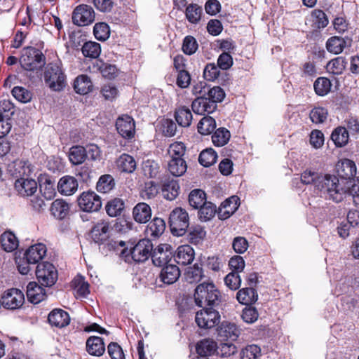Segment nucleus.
<instances>
[{"mask_svg":"<svg viewBox=\"0 0 359 359\" xmlns=\"http://www.w3.org/2000/svg\"><path fill=\"white\" fill-rule=\"evenodd\" d=\"M36 276L40 284L45 287L53 285L57 280V271L49 262L39 264L36 269Z\"/></svg>","mask_w":359,"mask_h":359,"instance_id":"nucleus-7","label":"nucleus"},{"mask_svg":"<svg viewBox=\"0 0 359 359\" xmlns=\"http://www.w3.org/2000/svg\"><path fill=\"white\" fill-rule=\"evenodd\" d=\"M224 282L229 288L236 290L241 286V278L237 273L231 272L226 276Z\"/></svg>","mask_w":359,"mask_h":359,"instance_id":"nucleus-63","label":"nucleus"},{"mask_svg":"<svg viewBox=\"0 0 359 359\" xmlns=\"http://www.w3.org/2000/svg\"><path fill=\"white\" fill-rule=\"evenodd\" d=\"M159 165L154 160L148 159L142 163V172L149 178H155L159 173Z\"/></svg>","mask_w":359,"mask_h":359,"instance_id":"nucleus-49","label":"nucleus"},{"mask_svg":"<svg viewBox=\"0 0 359 359\" xmlns=\"http://www.w3.org/2000/svg\"><path fill=\"white\" fill-rule=\"evenodd\" d=\"M337 170L340 179L335 175H325L319 178L318 189L330 199L336 203L341 202L346 196L347 186L351 184L348 181L356 173L355 163L349 159L341 160L337 165Z\"/></svg>","mask_w":359,"mask_h":359,"instance_id":"nucleus-1","label":"nucleus"},{"mask_svg":"<svg viewBox=\"0 0 359 359\" xmlns=\"http://www.w3.org/2000/svg\"><path fill=\"white\" fill-rule=\"evenodd\" d=\"M180 276V271L175 264H168L162 269L159 278L165 284L171 285L175 283Z\"/></svg>","mask_w":359,"mask_h":359,"instance_id":"nucleus-23","label":"nucleus"},{"mask_svg":"<svg viewBox=\"0 0 359 359\" xmlns=\"http://www.w3.org/2000/svg\"><path fill=\"white\" fill-rule=\"evenodd\" d=\"M202 8L198 4H191L186 8V17L188 21L196 24L201 20Z\"/></svg>","mask_w":359,"mask_h":359,"instance_id":"nucleus-52","label":"nucleus"},{"mask_svg":"<svg viewBox=\"0 0 359 359\" xmlns=\"http://www.w3.org/2000/svg\"><path fill=\"white\" fill-rule=\"evenodd\" d=\"M93 34L97 39L105 41L110 35L109 27L105 22L96 23L93 28Z\"/></svg>","mask_w":359,"mask_h":359,"instance_id":"nucleus-58","label":"nucleus"},{"mask_svg":"<svg viewBox=\"0 0 359 359\" xmlns=\"http://www.w3.org/2000/svg\"><path fill=\"white\" fill-rule=\"evenodd\" d=\"M109 224L108 222L101 220L96 223L91 230V237L97 243H101L109 238Z\"/></svg>","mask_w":359,"mask_h":359,"instance_id":"nucleus-21","label":"nucleus"},{"mask_svg":"<svg viewBox=\"0 0 359 359\" xmlns=\"http://www.w3.org/2000/svg\"><path fill=\"white\" fill-rule=\"evenodd\" d=\"M257 297L255 290L252 287L243 288L236 294L238 301L245 305L255 303L257 300Z\"/></svg>","mask_w":359,"mask_h":359,"instance_id":"nucleus-31","label":"nucleus"},{"mask_svg":"<svg viewBox=\"0 0 359 359\" xmlns=\"http://www.w3.org/2000/svg\"><path fill=\"white\" fill-rule=\"evenodd\" d=\"M118 170L121 172L131 173L136 168V162L133 156L123 154L116 161Z\"/></svg>","mask_w":359,"mask_h":359,"instance_id":"nucleus-33","label":"nucleus"},{"mask_svg":"<svg viewBox=\"0 0 359 359\" xmlns=\"http://www.w3.org/2000/svg\"><path fill=\"white\" fill-rule=\"evenodd\" d=\"M46 251V247L43 243L33 245L26 250L25 259L29 264H35L44 257Z\"/></svg>","mask_w":359,"mask_h":359,"instance_id":"nucleus-17","label":"nucleus"},{"mask_svg":"<svg viewBox=\"0 0 359 359\" xmlns=\"http://www.w3.org/2000/svg\"><path fill=\"white\" fill-rule=\"evenodd\" d=\"M217 212L216 206L211 202H206L198 208V218L201 222H207L214 217Z\"/></svg>","mask_w":359,"mask_h":359,"instance_id":"nucleus-41","label":"nucleus"},{"mask_svg":"<svg viewBox=\"0 0 359 359\" xmlns=\"http://www.w3.org/2000/svg\"><path fill=\"white\" fill-rule=\"evenodd\" d=\"M346 62L341 57H338L330 60L327 65V70L336 75L341 74L345 69Z\"/></svg>","mask_w":359,"mask_h":359,"instance_id":"nucleus-57","label":"nucleus"},{"mask_svg":"<svg viewBox=\"0 0 359 359\" xmlns=\"http://www.w3.org/2000/svg\"><path fill=\"white\" fill-rule=\"evenodd\" d=\"M198 131L203 135L211 134L216 128L215 120L209 116L203 117L198 123Z\"/></svg>","mask_w":359,"mask_h":359,"instance_id":"nucleus-40","label":"nucleus"},{"mask_svg":"<svg viewBox=\"0 0 359 359\" xmlns=\"http://www.w3.org/2000/svg\"><path fill=\"white\" fill-rule=\"evenodd\" d=\"M217 158V153L210 148L202 151L198 157L199 163L204 167H209L214 164Z\"/></svg>","mask_w":359,"mask_h":359,"instance_id":"nucleus-50","label":"nucleus"},{"mask_svg":"<svg viewBox=\"0 0 359 359\" xmlns=\"http://www.w3.org/2000/svg\"><path fill=\"white\" fill-rule=\"evenodd\" d=\"M170 159L184 158L186 146L182 142H175L170 144L167 151Z\"/></svg>","mask_w":359,"mask_h":359,"instance_id":"nucleus-44","label":"nucleus"},{"mask_svg":"<svg viewBox=\"0 0 359 359\" xmlns=\"http://www.w3.org/2000/svg\"><path fill=\"white\" fill-rule=\"evenodd\" d=\"M217 349V343L212 339H204L196 345V352L202 357L213 355Z\"/></svg>","mask_w":359,"mask_h":359,"instance_id":"nucleus-27","label":"nucleus"},{"mask_svg":"<svg viewBox=\"0 0 359 359\" xmlns=\"http://www.w3.org/2000/svg\"><path fill=\"white\" fill-rule=\"evenodd\" d=\"M347 187V194L353 198V201L355 205L359 206V177L353 180V183Z\"/></svg>","mask_w":359,"mask_h":359,"instance_id":"nucleus-64","label":"nucleus"},{"mask_svg":"<svg viewBox=\"0 0 359 359\" xmlns=\"http://www.w3.org/2000/svg\"><path fill=\"white\" fill-rule=\"evenodd\" d=\"M72 287H74L79 295L86 297L89 293L88 284L85 282L81 276H76L72 281Z\"/></svg>","mask_w":359,"mask_h":359,"instance_id":"nucleus-55","label":"nucleus"},{"mask_svg":"<svg viewBox=\"0 0 359 359\" xmlns=\"http://www.w3.org/2000/svg\"><path fill=\"white\" fill-rule=\"evenodd\" d=\"M69 206L67 203L62 199L54 201L50 206L53 215L57 219H63L68 214Z\"/></svg>","mask_w":359,"mask_h":359,"instance_id":"nucleus-35","label":"nucleus"},{"mask_svg":"<svg viewBox=\"0 0 359 359\" xmlns=\"http://www.w3.org/2000/svg\"><path fill=\"white\" fill-rule=\"evenodd\" d=\"M194 300L200 307H216L221 302L219 291L212 281H204L195 289Z\"/></svg>","mask_w":359,"mask_h":359,"instance_id":"nucleus-2","label":"nucleus"},{"mask_svg":"<svg viewBox=\"0 0 359 359\" xmlns=\"http://www.w3.org/2000/svg\"><path fill=\"white\" fill-rule=\"evenodd\" d=\"M114 180L111 175H104L101 176L97 183V190L105 194L111 191L114 187Z\"/></svg>","mask_w":359,"mask_h":359,"instance_id":"nucleus-53","label":"nucleus"},{"mask_svg":"<svg viewBox=\"0 0 359 359\" xmlns=\"http://www.w3.org/2000/svg\"><path fill=\"white\" fill-rule=\"evenodd\" d=\"M48 320L52 326L62 328L69 324L70 318L65 311L61 309H55L49 313Z\"/></svg>","mask_w":359,"mask_h":359,"instance_id":"nucleus-19","label":"nucleus"},{"mask_svg":"<svg viewBox=\"0 0 359 359\" xmlns=\"http://www.w3.org/2000/svg\"><path fill=\"white\" fill-rule=\"evenodd\" d=\"M133 217L137 223H147L151 217L150 206L144 202L138 203L133 209Z\"/></svg>","mask_w":359,"mask_h":359,"instance_id":"nucleus-20","label":"nucleus"},{"mask_svg":"<svg viewBox=\"0 0 359 359\" xmlns=\"http://www.w3.org/2000/svg\"><path fill=\"white\" fill-rule=\"evenodd\" d=\"M107 213L110 217L120 215L124 208V203L120 198H114L109 201L105 207Z\"/></svg>","mask_w":359,"mask_h":359,"instance_id":"nucleus-51","label":"nucleus"},{"mask_svg":"<svg viewBox=\"0 0 359 359\" xmlns=\"http://www.w3.org/2000/svg\"><path fill=\"white\" fill-rule=\"evenodd\" d=\"M239 198L232 196L222 202L218 208L217 215L220 219H226L233 215L239 206Z\"/></svg>","mask_w":359,"mask_h":359,"instance_id":"nucleus-14","label":"nucleus"},{"mask_svg":"<svg viewBox=\"0 0 359 359\" xmlns=\"http://www.w3.org/2000/svg\"><path fill=\"white\" fill-rule=\"evenodd\" d=\"M44 81L53 91H61L67 86V78L60 62L48 64L44 71Z\"/></svg>","mask_w":359,"mask_h":359,"instance_id":"nucleus-3","label":"nucleus"},{"mask_svg":"<svg viewBox=\"0 0 359 359\" xmlns=\"http://www.w3.org/2000/svg\"><path fill=\"white\" fill-rule=\"evenodd\" d=\"M116 127L119 135L125 139L134 137L135 124L133 118L128 115L118 117L116 121Z\"/></svg>","mask_w":359,"mask_h":359,"instance_id":"nucleus-13","label":"nucleus"},{"mask_svg":"<svg viewBox=\"0 0 359 359\" xmlns=\"http://www.w3.org/2000/svg\"><path fill=\"white\" fill-rule=\"evenodd\" d=\"M195 252L189 245H184L177 248L175 259L182 265L190 264L194 259Z\"/></svg>","mask_w":359,"mask_h":359,"instance_id":"nucleus-22","label":"nucleus"},{"mask_svg":"<svg viewBox=\"0 0 359 359\" xmlns=\"http://www.w3.org/2000/svg\"><path fill=\"white\" fill-rule=\"evenodd\" d=\"M331 139L337 147H342L348 144L349 135L346 128L339 126L331 134Z\"/></svg>","mask_w":359,"mask_h":359,"instance_id":"nucleus-32","label":"nucleus"},{"mask_svg":"<svg viewBox=\"0 0 359 359\" xmlns=\"http://www.w3.org/2000/svg\"><path fill=\"white\" fill-rule=\"evenodd\" d=\"M239 333L240 331L236 325L231 323H223L219 331V334L221 337L231 341H235L238 338Z\"/></svg>","mask_w":359,"mask_h":359,"instance_id":"nucleus-36","label":"nucleus"},{"mask_svg":"<svg viewBox=\"0 0 359 359\" xmlns=\"http://www.w3.org/2000/svg\"><path fill=\"white\" fill-rule=\"evenodd\" d=\"M82 53L85 57L97 58L101 53L100 44L94 41L86 42L82 46Z\"/></svg>","mask_w":359,"mask_h":359,"instance_id":"nucleus-48","label":"nucleus"},{"mask_svg":"<svg viewBox=\"0 0 359 359\" xmlns=\"http://www.w3.org/2000/svg\"><path fill=\"white\" fill-rule=\"evenodd\" d=\"M172 257L171 246L168 244H161L151 252L152 262L159 267L168 265Z\"/></svg>","mask_w":359,"mask_h":359,"instance_id":"nucleus-12","label":"nucleus"},{"mask_svg":"<svg viewBox=\"0 0 359 359\" xmlns=\"http://www.w3.org/2000/svg\"><path fill=\"white\" fill-rule=\"evenodd\" d=\"M13 168L16 177H24L29 176L33 171V167L27 161L17 160L13 162Z\"/></svg>","mask_w":359,"mask_h":359,"instance_id":"nucleus-42","label":"nucleus"},{"mask_svg":"<svg viewBox=\"0 0 359 359\" xmlns=\"http://www.w3.org/2000/svg\"><path fill=\"white\" fill-rule=\"evenodd\" d=\"M187 169V165L184 158L169 159L168 161V170L171 175L175 177L183 175Z\"/></svg>","mask_w":359,"mask_h":359,"instance_id":"nucleus-30","label":"nucleus"},{"mask_svg":"<svg viewBox=\"0 0 359 359\" xmlns=\"http://www.w3.org/2000/svg\"><path fill=\"white\" fill-rule=\"evenodd\" d=\"M165 228V223L164 220L159 217H154L148 224L147 231L151 236L156 237L163 233Z\"/></svg>","mask_w":359,"mask_h":359,"instance_id":"nucleus-43","label":"nucleus"},{"mask_svg":"<svg viewBox=\"0 0 359 359\" xmlns=\"http://www.w3.org/2000/svg\"><path fill=\"white\" fill-rule=\"evenodd\" d=\"M311 18L313 26L318 29L325 27L329 22L326 14L319 9H316L312 12Z\"/></svg>","mask_w":359,"mask_h":359,"instance_id":"nucleus-56","label":"nucleus"},{"mask_svg":"<svg viewBox=\"0 0 359 359\" xmlns=\"http://www.w3.org/2000/svg\"><path fill=\"white\" fill-rule=\"evenodd\" d=\"M175 118L177 123L182 127H188L192 121V114L191 110L186 107H181L176 109Z\"/></svg>","mask_w":359,"mask_h":359,"instance_id":"nucleus-34","label":"nucleus"},{"mask_svg":"<svg viewBox=\"0 0 359 359\" xmlns=\"http://www.w3.org/2000/svg\"><path fill=\"white\" fill-rule=\"evenodd\" d=\"M230 137V132L227 129L219 128L212 135V140L215 146L222 147L229 142Z\"/></svg>","mask_w":359,"mask_h":359,"instance_id":"nucleus-47","label":"nucleus"},{"mask_svg":"<svg viewBox=\"0 0 359 359\" xmlns=\"http://www.w3.org/2000/svg\"><path fill=\"white\" fill-rule=\"evenodd\" d=\"M27 297L31 303L36 304L45 299L46 292L36 283L30 282L27 286Z\"/></svg>","mask_w":359,"mask_h":359,"instance_id":"nucleus-24","label":"nucleus"},{"mask_svg":"<svg viewBox=\"0 0 359 359\" xmlns=\"http://www.w3.org/2000/svg\"><path fill=\"white\" fill-rule=\"evenodd\" d=\"M327 109L321 107L313 108L309 114L311 121L316 124L324 123L327 120Z\"/></svg>","mask_w":359,"mask_h":359,"instance_id":"nucleus-54","label":"nucleus"},{"mask_svg":"<svg viewBox=\"0 0 359 359\" xmlns=\"http://www.w3.org/2000/svg\"><path fill=\"white\" fill-rule=\"evenodd\" d=\"M188 201L190 206L198 209L207 202L206 194L201 189H194L189 193Z\"/></svg>","mask_w":359,"mask_h":359,"instance_id":"nucleus-37","label":"nucleus"},{"mask_svg":"<svg viewBox=\"0 0 359 359\" xmlns=\"http://www.w3.org/2000/svg\"><path fill=\"white\" fill-rule=\"evenodd\" d=\"M95 20V12L93 8L86 4L77 6L72 13V21L78 26H86L91 24Z\"/></svg>","mask_w":359,"mask_h":359,"instance_id":"nucleus-9","label":"nucleus"},{"mask_svg":"<svg viewBox=\"0 0 359 359\" xmlns=\"http://www.w3.org/2000/svg\"><path fill=\"white\" fill-rule=\"evenodd\" d=\"M203 275V271L201 266L195 264L193 266L189 267L184 273V278L189 283H196L200 282Z\"/></svg>","mask_w":359,"mask_h":359,"instance_id":"nucleus-39","label":"nucleus"},{"mask_svg":"<svg viewBox=\"0 0 359 359\" xmlns=\"http://www.w3.org/2000/svg\"><path fill=\"white\" fill-rule=\"evenodd\" d=\"M205 234L203 227L198 225L191 228L189 238L191 243L197 244L205 238Z\"/></svg>","mask_w":359,"mask_h":359,"instance_id":"nucleus-60","label":"nucleus"},{"mask_svg":"<svg viewBox=\"0 0 359 359\" xmlns=\"http://www.w3.org/2000/svg\"><path fill=\"white\" fill-rule=\"evenodd\" d=\"M69 160L74 165L81 164L86 158L85 147L82 146H74L70 149Z\"/></svg>","mask_w":359,"mask_h":359,"instance_id":"nucleus-45","label":"nucleus"},{"mask_svg":"<svg viewBox=\"0 0 359 359\" xmlns=\"http://www.w3.org/2000/svg\"><path fill=\"white\" fill-rule=\"evenodd\" d=\"M153 244L149 239L140 240L130 250L133 259L136 262H143L151 256Z\"/></svg>","mask_w":359,"mask_h":359,"instance_id":"nucleus-10","label":"nucleus"},{"mask_svg":"<svg viewBox=\"0 0 359 359\" xmlns=\"http://www.w3.org/2000/svg\"><path fill=\"white\" fill-rule=\"evenodd\" d=\"M81 209L86 212H96L102 206L101 199L93 191L83 192L78 199Z\"/></svg>","mask_w":359,"mask_h":359,"instance_id":"nucleus-11","label":"nucleus"},{"mask_svg":"<svg viewBox=\"0 0 359 359\" xmlns=\"http://www.w3.org/2000/svg\"><path fill=\"white\" fill-rule=\"evenodd\" d=\"M198 48V44L194 37L187 36L184 38L182 45L183 52L187 55L194 54Z\"/></svg>","mask_w":359,"mask_h":359,"instance_id":"nucleus-62","label":"nucleus"},{"mask_svg":"<svg viewBox=\"0 0 359 359\" xmlns=\"http://www.w3.org/2000/svg\"><path fill=\"white\" fill-rule=\"evenodd\" d=\"M37 187V183L33 179L20 177L15 182V189L22 196H32Z\"/></svg>","mask_w":359,"mask_h":359,"instance_id":"nucleus-15","label":"nucleus"},{"mask_svg":"<svg viewBox=\"0 0 359 359\" xmlns=\"http://www.w3.org/2000/svg\"><path fill=\"white\" fill-rule=\"evenodd\" d=\"M86 350L92 355H102L105 351L103 339L100 337H90L86 341Z\"/></svg>","mask_w":359,"mask_h":359,"instance_id":"nucleus-25","label":"nucleus"},{"mask_svg":"<svg viewBox=\"0 0 359 359\" xmlns=\"http://www.w3.org/2000/svg\"><path fill=\"white\" fill-rule=\"evenodd\" d=\"M0 243L3 250L8 252L16 250L19 245L18 239L11 231H6L2 233Z\"/></svg>","mask_w":359,"mask_h":359,"instance_id":"nucleus-29","label":"nucleus"},{"mask_svg":"<svg viewBox=\"0 0 359 359\" xmlns=\"http://www.w3.org/2000/svg\"><path fill=\"white\" fill-rule=\"evenodd\" d=\"M1 305L4 309L15 310L20 309L25 302L23 292L16 288H11L4 292L1 297Z\"/></svg>","mask_w":359,"mask_h":359,"instance_id":"nucleus-8","label":"nucleus"},{"mask_svg":"<svg viewBox=\"0 0 359 359\" xmlns=\"http://www.w3.org/2000/svg\"><path fill=\"white\" fill-rule=\"evenodd\" d=\"M261 355V348L255 344L247 346L242 351V359H257Z\"/></svg>","mask_w":359,"mask_h":359,"instance_id":"nucleus-61","label":"nucleus"},{"mask_svg":"<svg viewBox=\"0 0 359 359\" xmlns=\"http://www.w3.org/2000/svg\"><path fill=\"white\" fill-rule=\"evenodd\" d=\"M195 320L201 328L210 329L219 323L220 315L215 307L203 306V309L196 312Z\"/></svg>","mask_w":359,"mask_h":359,"instance_id":"nucleus-6","label":"nucleus"},{"mask_svg":"<svg viewBox=\"0 0 359 359\" xmlns=\"http://www.w3.org/2000/svg\"><path fill=\"white\" fill-rule=\"evenodd\" d=\"M217 107L216 103L210 102L205 97H200L195 99L191 104V109L194 113L200 115L211 114L214 112Z\"/></svg>","mask_w":359,"mask_h":359,"instance_id":"nucleus-16","label":"nucleus"},{"mask_svg":"<svg viewBox=\"0 0 359 359\" xmlns=\"http://www.w3.org/2000/svg\"><path fill=\"white\" fill-rule=\"evenodd\" d=\"M74 89L78 94H88L93 89V84L90 78L83 74L78 76L74 82Z\"/></svg>","mask_w":359,"mask_h":359,"instance_id":"nucleus-28","label":"nucleus"},{"mask_svg":"<svg viewBox=\"0 0 359 359\" xmlns=\"http://www.w3.org/2000/svg\"><path fill=\"white\" fill-rule=\"evenodd\" d=\"M346 46V41L340 36H332L326 42L327 51L334 54L341 53Z\"/></svg>","mask_w":359,"mask_h":359,"instance_id":"nucleus-38","label":"nucleus"},{"mask_svg":"<svg viewBox=\"0 0 359 359\" xmlns=\"http://www.w3.org/2000/svg\"><path fill=\"white\" fill-rule=\"evenodd\" d=\"M12 95L16 100L24 103L29 102L32 99L31 92L21 86L14 87L12 90Z\"/></svg>","mask_w":359,"mask_h":359,"instance_id":"nucleus-59","label":"nucleus"},{"mask_svg":"<svg viewBox=\"0 0 359 359\" xmlns=\"http://www.w3.org/2000/svg\"><path fill=\"white\" fill-rule=\"evenodd\" d=\"M331 87V81L325 77L318 78L313 83L314 90L319 96L327 95L330 91Z\"/></svg>","mask_w":359,"mask_h":359,"instance_id":"nucleus-46","label":"nucleus"},{"mask_svg":"<svg viewBox=\"0 0 359 359\" xmlns=\"http://www.w3.org/2000/svg\"><path fill=\"white\" fill-rule=\"evenodd\" d=\"M78 186V181L74 177L66 175L60 179L57 190L62 195L71 196L77 191Z\"/></svg>","mask_w":359,"mask_h":359,"instance_id":"nucleus-18","label":"nucleus"},{"mask_svg":"<svg viewBox=\"0 0 359 359\" xmlns=\"http://www.w3.org/2000/svg\"><path fill=\"white\" fill-rule=\"evenodd\" d=\"M168 223L173 235H184L189 226L188 212L182 208H175L170 214Z\"/></svg>","mask_w":359,"mask_h":359,"instance_id":"nucleus-4","label":"nucleus"},{"mask_svg":"<svg viewBox=\"0 0 359 359\" xmlns=\"http://www.w3.org/2000/svg\"><path fill=\"white\" fill-rule=\"evenodd\" d=\"M180 189V187L177 180L165 181L161 188L163 198L168 201H173L179 195Z\"/></svg>","mask_w":359,"mask_h":359,"instance_id":"nucleus-26","label":"nucleus"},{"mask_svg":"<svg viewBox=\"0 0 359 359\" xmlns=\"http://www.w3.org/2000/svg\"><path fill=\"white\" fill-rule=\"evenodd\" d=\"M44 55L38 49L27 47L25 49L20 62L22 67L27 71H33L44 65Z\"/></svg>","mask_w":359,"mask_h":359,"instance_id":"nucleus-5","label":"nucleus"}]
</instances>
